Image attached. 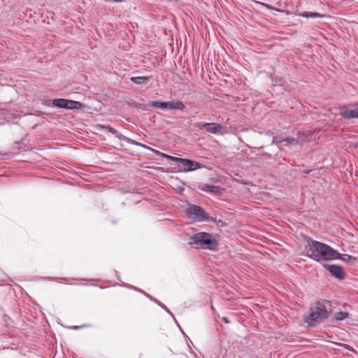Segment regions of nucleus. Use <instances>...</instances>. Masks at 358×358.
<instances>
[{
	"instance_id": "nucleus-1",
	"label": "nucleus",
	"mask_w": 358,
	"mask_h": 358,
	"mask_svg": "<svg viewBox=\"0 0 358 358\" xmlns=\"http://www.w3.org/2000/svg\"><path fill=\"white\" fill-rule=\"evenodd\" d=\"M304 250L307 257L317 262L340 259V254L337 250L313 239L308 241Z\"/></svg>"
},
{
	"instance_id": "nucleus-2",
	"label": "nucleus",
	"mask_w": 358,
	"mask_h": 358,
	"mask_svg": "<svg viewBox=\"0 0 358 358\" xmlns=\"http://www.w3.org/2000/svg\"><path fill=\"white\" fill-rule=\"evenodd\" d=\"M189 244L195 248L215 251L217 249L216 236L206 232L195 234L190 238Z\"/></svg>"
},
{
	"instance_id": "nucleus-3",
	"label": "nucleus",
	"mask_w": 358,
	"mask_h": 358,
	"mask_svg": "<svg viewBox=\"0 0 358 358\" xmlns=\"http://www.w3.org/2000/svg\"><path fill=\"white\" fill-rule=\"evenodd\" d=\"M327 317L328 312L324 304L322 302H317L310 308L308 315L305 320L308 326H314L315 324L320 323Z\"/></svg>"
},
{
	"instance_id": "nucleus-4",
	"label": "nucleus",
	"mask_w": 358,
	"mask_h": 358,
	"mask_svg": "<svg viewBox=\"0 0 358 358\" xmlns=\"http://www.w3.org/2000/svg\"><path fill=\"white\" fill-rule=\"evenodd\" d=\"M187 217L193 222L209 221L212 219L209 215L200 206L188 203L184 210Z\"/></svg>"
},
{
	"instance_id": "nucleus-5",
	"label": "nucleus",
	"mask_w": 358,
	"mask_h": 358,
	"mask_svg": "<svg viewBox=\"0 0 358 358\" xmlns=\"http://www.w3.org/2000/svg\"><path fill=\"white\" fill-rule=\"evenodd\" d=\"M149 106L159 108L162 110H181L185 108V104L180 101H152L149 103Z\"/></svg>"
},
{
	"instance_id": "nucleus-6",
	"label": "nucleus",
	"mask_w": 358,
	"mask_h": 358,
	"mask_svg": "<svg viewBox=\"0 0 358 358\" xmlns=\"http://www.w3.org/2000/svg\"><path fill=\"white\" fill-rule=\"evenodd\" d=\"M339 114L345 119H358V103L349 104L341 107Z\"/></svg>"
},
{
	"instance_id": "nucleus-7",
	"label": "nucleus",
	"mask_w": 358,
	"mask_h": 358,
	"mask_svg": "<svg viewBox=\"0 0 358 358\" xmlns=\"http://www.w3.org/2000/svg\"><path fill=\"white\" fill-rule=\"evenodd\" d=\"M54 106L66 109H77L81 107L79 101L68 100L65 99H55L52 101Z\"/></svg>"
},
{
	"instance_id": "nucleus-8",
	"label": "nucleus",
	"mask_w": 358,
	"mask_h": 358,
	"mask_svg": "<svg viewBox=\"0 0 358 358\" xmlns=\"http://www.w3.org/2000/svg\"><path fill=\"white\" fill-rule=\"evenodd\" d=\"M99 127H101V129H105L108 132H110L113 134H114L116 138H117L118 139L120 140H123L130 144H132V145H141L142 147H146V145L142 144V143H138L136 142V141L131 139V138H129L127 136H124V135H122L120 132H119L117 129L113 128L112 127L110 126H108V125H103V124H99Z\"/></svg>"
},
{
	"instance_id": "nucleus-9",
	"label": "nucleus",
	"mask_w": 358,
	"mask_h": 358,
	"mask_svg": "<svg viewBox=\"0 0 358 358\" xmlns=\"http://www.w3.org/2000/svg\"><path fill=\"white\" fill-rule=\"evenodd\" d=\"M325 268L329 271L332 276L339 280H343L345 277L343 268L338 265H325Z\"/></svg>"
},
{
	"instance_id": "nucleus-10",
	"label": "nucleus",
	"mask_w": 358,
	"mask_h": 358,
	"mask_svg": "<svg viewBox=\"0 0 358 358\" xmlns=\"http://www.w3.org/2000/svg\"><path fill=\"white\" fill-rule=\"evenodd\" d=\"M180 164L183 167L182 171L184 172L192 171L199 169L202 166V165L198 163L197 162L184 158L182 159V161Z\"/></svg>"
},
{
	"instance_id": "nucleus-11",
	"label": "nucleus",
	"mask_w": 358,
	"mask_h": 358,
	"mask_svg": "<svg viewBox=\"0 0 358 358\" xmlns=\"http://www.w3.org/2000/svg\"><path fill=\"white\" fill-rule=\"evenodd\" d=\"M200 129H205L207 132L215 134L218 133L222 129V126L215 122H208L204 124H199Z\"/></svg>"
},
{
	"instance_id": "nucleus-12",
	"label": "nucleus",
	"mask_w": 358,
	"mask_h": 358,
	"mask_svg": "<svg viewBox=\"0 0 358 358\" xmlns=\"http://www.w3.org/2000/svg\"><path fill=\"white\" fill-rule=\"evenodd\" d=\"M145 148H147V149L151 150L152 152H154L157 155H162L166 159L172 160L173 162H178V163H180V164H181V162L182 161V159H183V158L176 157H173V156H171V155L162 153V152H159L158 150H155L153 148H150V147H148L147 145Z\"/></svg>"
},
{
	"instance_id": "nucleus-13",
	"label": "nucleus",
	"mask_w": 358,
	"mask_h": 358,
	"mask_svg": "<svg viewBox=\"0 0 358 358\" xmlns=\"http://www.w3.org/2000/svg\"><path fill=\"white\" fill-rule=\"evenodd\" d=\"M150 77H148V76H136V77H131V81L134 83H135L136 85H144V84H146L149 80H150Z\"/></svg>"
},
{
	"instance_id": "nucleus-14",
	"label": "nucleus",
	"mask_w": 358,
	"mask_h": 358,
	"mask_svg": "<svg viewBox=\"0 0 358 358\" xmlns=\"http://www.w3.org/2000/svg\"><path fill=\"white\" fill-rule=\"evenodd\" d=\"M203 190L208 192L215 193L216 194H220L223 192V189L220 187L215 185H205Z\"/></svg>"
},
{
	"instance_id": "nucleus-15",
	"label": "nucleus",
	"mask_w": 358,
	"mask_h": 358,
	"mask_svg": "<svg viewBox=\"0 0 358 358\" xmlns=\"http://www.w3.org/2000/svg\"><path fill=\"white\" fill-rule=\"evenodd\" d=\"M274 141L277 143H280L282 145H285V146H287L289 144H294V143H296L298 142V141H295L294 138H284V139H280L278 137H275L274 138Z\"/></svg>"
},
{
	"instance_id": "nucleus-16",
	"label": "nucleus",
	"mask_w": 358,
	"mask_h": 358,
	"mask_svg": "<svg viewBox=\"0 0 358 358\" xmlns=\"http://www.w3.org/2000/svg\"><path fill=\"white\" fill-rule=\"evenodd\" d=\"M299 15L303 17H307V18H309V17L315 18V17H324V15H322L319 13H315V12H303V13H299Z\"/></svg>"
},
{
	"instance_id": "nucleus-17",
	"label": "nucleus",
	"mask_w": 358,
	"mask_h": 358,
	"mask_svg": "<svg viewBox=\"0 0 358 358\" xmlns=\"http://www.w3.org/2000/svg\"><path fill=\"white\" fill-rule=\"evenodd\" d=\"M348 314L347 313L342 312V311L337 312L334 315V319L336 320H339V321L345 320L346 317H348Z\"/></svg>"
},
{
	"instance_id": "nucleus-18",
	"label": "nucleus",
	"mask_w": 358,
	"mask_h": 358,
	"mask_svg": "<svg viewBox=\"0 0 358 358\" xmlns=\"http://www.w3.org/2000/svg\"><path fill=\"white\" fill-rule=\"evenodd\" d=\"M342 259L343 261H344L345 262L350 263L351 262L355 261L356 258L354 257H352V256H350L349 255H344L342 257L340 255V259Z\"/></svg>"
},
{
	"instance_id": "nucleus-19",
	"label": "nucleus",
	"mask_w": 358,
	"mask_h": 358,
	"mask_svg": "<svg viewBox=\"0 0 358 358\" xmlns=\"http://www.w3.org/2000/svg\"><path fill=\"white\" fill-rule=\"evenodd\" d=\"M159 305L161 307H162L163 308H164L167 312H169V311L168 310V309H167V308H166L163 304H162V303H159Z\"/></svg>"
},
{
	"instance_id": "nucleus-20",
	"label": "nucleus",
	"mask_w": 358,
	"mask_h": 358,
	"mask_svg": "<svg viewBox=\"0 0 358 358\" xmlns=\"http://www.w3.org/2000/svg\"><path fill=\"white\" fill-rule=\"evenodd\" d=\"M79 328H80V327H79V326H73V327H72V329H79Z\"/></svg>"
},
{
	"instance_id": "nucleus-21",
	"label": "nucleus",
	"mask_w": 358,
	"mask_h": 358,
	"mask_svg": "<svg viewBox=\"0 0 358 358\" xmlns=\"http://www.w3.org/2000/svg\"><path fill=\"white\" fill-rule=\"evenodd\" d=\"M357 146H358V145H357Z\"/></svg>"
}]
</instances>
